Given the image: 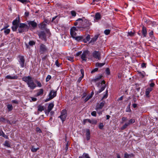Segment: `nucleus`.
Segmentation results:
<instances>
[{
	"label": "nucleus",
	"mask_w": 158,
	"mask_h": 158,
	"mask_svg": "<svg viewBox=\"0 0 158 158\" xmlns=\"http://www.w3.org/2000/svg\"><path fill=\"white\" fill-rule=\"evenodd\" d=\"M22 80L27 83L30 89L33 90L36 87V84L34 82L31 76L24 77L22 78Z\"/></svg>",
	"instance_id": "f257e3e1"
},
{
	"label": "nucleus",
	"mask_w": 158,
	"mask_h": 158,
	"mask_svg": "<svg viewBox=\"0 0 158 158\" xmlns=\"http://www.w3.org/2000/svg\"><path fill=\"white\" fill-rule=\"evenodd\" d=\"M29 28V27L27 24L20 23L19 25L18 31L19 33H22L27 31Z\"/></svg>",
	"instance_id": "f03ea898"
},
{
	"label": "nucleus",
	"mask_w": 158,
	"mask_h": 158,
	"mask_svg": "<svg viewBox=\"0 0 158 158\" xmlns=\"http://www.w3.org/2000/svg\"><path fill=\"white\" fill-rule=\"evenodd\" d=\"M56 91H54L53 90H51L48 95V98L45 99V102H47L55 97L56 95Z\"/></svg>",
	"instance_id": "7ed1b4c3"
},
{
	"label": "nucleus",
	"mask_w": 158,
	"mask_h": 158,
	"mask_svg": "<svg viewBox=\"0 0 158 158\" xmlns=\"http://www.w3.org/2000/svg\"><path fill=\"white\" fill-rule=\"evenodd\" d=\"M67 115V111L65 109L63 110L61 112L60 115L58 118L61 119L63 123L65 120Z\"/></svg>",
	"instance_id": "20e7f679"
},
{
	"label": "nucleus",
	"mask_w": 158,
	"mask_h": 158,
	"mask_svg": "<svg viewBox=\"0 0 158 158\" xmlns=\"http://www.w3.org/2000/svg\"><path fill=\"white\" fill-rule=\"evenodd\" d=\"M91 25L92 23L90 22L84 18L82 28L88 30L90 28V26Z\"/></svg>",
	"instance_id": "39448f33"
},
{
	"label": "nucleus",
	"mask_w": 158,
	"mask_h": 158,
	"mask_svg": "<svg viewBox=\"0 0 158 158\" xmlns=\"http://www.w3.org/2000/svg\"><path fill=\"white\" fill-rule=\"evenodd\" d=\"M84 18L83 17L81 19L79 18L74 23V25L75 26L78 25V26L77 27L82 28Z\"/></svg>",
	"instance_id": "423d86ee"
},
{
	"label": "nucleus",
	"mask_w": 158,
	"mask_h": 158,
	"mask_svg": "<svg viewBox=\"0 0 158 158\" xmlns=\"http://www.w3.org/2000/svg\"><path fill=\"white\" fill-rule=\"evenodd\" d=\"M77 31L78 30L77 28V27H73L71 28L70 30V34L72 38H74L76 36L77 33L76 31Z\"/></svg>",
	"instance_id": "0eeeda50"
},
{
	"label": "nucleus",
	"mask_w": 158,
	"mask_h": 158,
	"mask_svg": "<svg viewBox=\"0 0 158 158\" xmlns=\"http://www.w3.org/2000/svg\"><path fill=\"white\" fill-rule=\"evenodd\" d=\"M18 57L19 59V62L21 67L22 68H23L24 66L25 62V59L24 58V56L19 55V56Z\"/></svg>",
	"instance_id": "6e6552de"
},
{
	"label": "nucleus",
	"mask_w": 158,
	"mask_h": 158,
	"mask_svg": "<svg viewBox=\"0 0 158 158\" xmlns=\"http://www.w3.org/2000/svg\"><path fill=\"white\" fill-rule=\"evenodd\" d=\"M93 57L96 59L99 60L101 59V53L99 51H94L92 54Z\"/></svg>",
	"instance_id": "1a4fd4ad"
},
{
	"label": "nucleus",
	"mask_w": 158,
	"mask_h": 158,
	"mask_svg": "<svg viewBox=\"0 0 158 158\" xmlns=\"http://www.w3.org/2000/svg\"><path fill=\"white\" fill-rule=\"evenodd\" d=\"M47 48L46 46L43 44H41L40 46L39 52L41 53H43L47 51Z\"/></svg>",
	"instance_id": "9d476101"
},
{
	"label": "nucleus",
	"mask_w": 158,
	"mask_h": 158,
	"mask_svg": "<svg viewBox=\"0 0 158 158\" xmlns=\"http://www.w3.org/2000/svg\"><path fill=\"white\" fill-rule=\"evenodd\" d=\"M39 37L43 40H46V36L45 32L44 31H41L38 33Z\"/></svg>",
	"instance_id": "9b49d317"
},
{
	"label": "nucleus",
	"mask_w": 158,
	"mask_h": 158,
	"mask_svg": "<svg viewBox=\"0 0 158 158\" xmlns=\"http://www.w3.org/2000/svg\"><path fill=\"white\" fill-rule=\"evenodd\" d=\"M89 52L88 50L83 52L81 56V59L82 60L86 61L87 60V56L89 54Z\"/></svg>",
	"instance_id": "f8f14e48"
},
{
	"label": "nucleus",
	"mask_w": 158,
	"mask_h": 158,
	"mask_svg": "<svg viewBox=\"0 0 158 158\" xmlns=\"http://www.w3.org/2000/svg\"><path fill=\"white\" fill-rule=\"evenodd\" d=\"M28 24L29 27H32L34 28H35L37 25V23L34 21H28Z\"/></svg>",
	"instance_id": "ddd939ff"
},
{
	"label": "nucleus",
	"mask_w": 158,
	"mask_h": 158,
	"mask_svg": "<svg viewBox=\"0 0 158 158\" xmlns=\"http://www.w3.org/2000/svg\"><path fill=\"white\" fill-rule=\"evenodd\" d=\"M38 26L39 28L41 30H46L47 24L45 23H44V21H43L42 22L39 24Z\"/></svg>",
	"instance_id": "4468645a"
},
{
	"label": "nucleus",
	"mask_w": 158,
	"mask_h": 158,
	"mask_svg": "<svg viewBox=\"0 0 158 158\" xmlns=\"http://www.w3.org/2000/svg\"><path fill=\"white\" fill-rule=\"evenodd\" d=\"M94 20L98 21L100 20L101 19V16L100 13L97 12L95 13L94 16Z\"/></svg>",
	"instance_id": "2eb2a0df"
},
{
	"label": "nucleus",
	"mask_w": 158,
	"mask_h": 158,
	"mask_svg": "<svg viewBox=\"0 0 158 158\" xmlns=\"http://www.w3.org/2000/svg\"><path fill=\"white\" fill-rule=\"evenodd\" d=\"M85 135L86 140L87 141L89 140L90 138V132L89 129H86V130Z\"/></svg>",
	"instance_id": "dca6fc26"
},
{
	"label": "nucleus",
	"mask_w": 158,
	"mask_h": 158,
	"mask_svg": "<svg viewBox=\"0 0 158 158\" xmlns=\"http://www.w3.org/2000/svg\"><path fill=\"white\" fill-rule=\"evenodd\" d=\"M102 77V76L100 75L96 76L95 78L92 79L91 80V82H96L99 81L101 78Z\"/></svg>",
	"instance_id": "f3484780"
},
{
	"label": "nucleus",
	"mask_w": 158,
	"mask_h": 158,
	"mask_svg": "<svg viewBox=\"0 0 158 158\" xmlns=\"http://www.w3.org/2000/svg\"><path fill=\"white\" fill-rule=\"evenodd\" d=\"M54 105L52 102L51 103L49 104L47 109L48 114L49 112L52 110L54 107Z\"/></svg>",
	"instance_id": "a211bd4d"
},
{
	"label": "nucleus",
	"mask_w": 158,
	"mask_h": 158,
	"mask_svg": "<svg viewBox=\"0 0 158 158\" xmlns=\"http://www.w3.org/2000/svg\"><path fill=\"white\" fill-rule=\"evenodd\" d=\"M99 37L98 35H97L91 39V40L89 42V43L91 44L92 45L94 44L95 42Z\"/></svg>",
	"instance_id": "6ab92c4d"
},
{
	"label": "nucleus",
	"mask_w": 158,
	"mask_h": 158,
	"mask_svg": "<svg viewBox=\"0 0 158 158\" xmlns=\"http://www.w3.org/2000/svg\"><path fill=\"white\" fill-rule=\"evenodd\" d=\"M142 32L144 37H146L147 34V30L146 28L143 26L142 29Z\"/></svg>",
	"instance_id": "aec40b11"
},
{
	"label": "nucleus",
	"mask_w": 158,
	"mask_h": 158,
	"mask_svg": "<svg viewBox=\"0 0 158 158\" xmlns=\"http://www.w3.org/2000/svg\"><path fill=\"white\" fill-rule=\"evenodd\" d=\"M18 77L16 75H15L13 76H11L10 75H8L6 76L5 78L10 79H17Z\"/></svg>",
	"instance_id": "412c9836"
},
{
	"label": "nucleus",
	"mask_w": 158,
	"mask_h": 158,
	"mask_svg": "<svg viewBox=\"0 0 158 158\" xmlns=\"http://www.w3.org/2000/svg\"><path fill=\"white\" fill-rule=\"evenodd\" d=\"M19 22V18L17 17L12 22V24L13 25H18V23Z\"/></svg>",
	"instance_id": "4be33fe9"
},
{
	"label": "nucleus",
	"mask_w": 158,
	"mask_h": 158,
	"mask_svg": "<svg viewBox=\"0 0 158 158\" xmlns=\"http://www.w3.org/2000/svg\"><path fill=\"white\" fill-rule=\"evenodd\" d=\"M38 92L36 94L37 96H42L44 94V90L43 89H40L37 90Z\"/></svg>",
	"instance_id": "5701e85b"
},
{
	"label": "nucleus",
	"mask_w": 158,
	"mask_h": 158,
	"mask_svg": "<svg viewBox=\"0 0 158 158\" xmlns=\"http://www.w3.org/2000/svg\"><path fill=\"white\" fill-rule=\"evenodd\" d=\"M153 90V89L151 88H147L145 91V94L147 97H149V94Z\"/></svg>",
	"instance_id": "b1692460"
},
{
	"label": "nucleus",
	"mask_w": 158,
	"mask_h": 158,
	"mask_svg": "<svg viewBox=\"0 0 158 158\" xmlns=\"http://www.w3.org/2000/svg\"><path fill=\"white\" fill-rule=\"evenodd\" d=\"M105 103V101H103L102 102H101L97 106V108L99 109H102L104 106Z\"/></svg>",
	"instance_id": "393cba45"
},
{
	"label": "nucleus",
	"mask_w": 158,
	"mask_h": 158,
	"mask_svg": "<svg viewBox=\"0 0 158 158\" xmlns=\"http://www.w3.org/2000/svg\"><path fill=\"white\" fill-rule=\"evenodd\" d=\"M134 156V155L133 153L129 154L127 152H126L124 154V157L125 158H130Z\"/></svg>",
	"instance_id": "a878e982"
},
{
	"label": "nucleus",
	"mask_w": 158,
	"mask_h": 158,
	"mask_svg": "<svg viewBox=\"0 0 158 158\" xmlns=\"http://www.w3.org/2000/svg\"><path fill=\"white\" fill-rule=\"evenodd\" d=\"M90 38V35H88L85 39H83V41L84 43H86L89 40Z\"/></svg>",
	"instance_id": "bb28decb"
},
{
	"label": "nucleus",
	"mask_w": 158,
	"mask_h": 158,
	"mask_svg": "<svg viewBox=\"0 0 158 158\" xmlns=\"http://www.w3.org/2000/svg\"><path fill=\"white\" fill-rule=\"evenodd\" d=\"M73 38L78 41L83 40V37L82 36H76Z\"/></svg>",
	"instance_id": "cd10ccee"
},
{
	"label": "nucleus",
	"mask_w": 158,
	"mask_h": 158,
	"mask_svg": "<svg viewBox=\"0 0 158 158\" xmlns=\"http://www.w3.org/2000/svg\"><path fill=\"white\" fill-rule=\"evenodd\" d=\"M138 73L139 75V76L142 78L144 77L145 75V73L144 71L138 72Z\"/></svg>",
	"instance_id": "c85d7f7f"
},
{
	"label": "nucleus",
	"mask_w": 158,
	"mask_h": 158,
	"mask_svg": "<svg viewBox=\"0 0 158 158\" xmlns=\"http://www.w3.org/2000/svg\"><path fill=\"white\" fill-rule=\"evenodd\" d=\"M44 110V108L43 106L39 105L38 106V110L40 112Z\"/></svg>",
	"instance_id": "c756f323"
},
{
	"label": "nucleus",
	"mask_w": 158,
	"mask_h": 158,
	"mask_svg": "<svg viewBox=\"0 0 158 158\" xmlns=\"http://www.w3.org/2000/svg\"><path fill=\"white\" fill-rule=\"evenodd\" d=\"M7 107L9 111H11L13 110V107L11 104H8Z\"/></svg>",
	"instance_id": "7c9ffc66"
},
{
	"label": "nucleus",
	"mask_w": 158,
	"mask_h": 158,
	"mask_svg": "<svg viewBox=\"0 0 158 158\" xmlns=\"http://www.w3.org/2000/svg\"><path fill=\"white\" fill-rule=\"evenodd\" d=\"M4 145L5 146H6L8 148L10 147V144L9 143V142L8 141H6L4 143Z\"/></svg>",
	"instance_id": "2f4dec72"
},
{
	"label": "nucleus",
	"mask_w": 158,
	"mask_h": 158,
	"mask_svg": "<svg viewBox=\"0 0 158 158\" xmlns=\"http://www.w3.org/2000/svg\"><path fill=\"white\" fill-rule=\"evenodd\" d=\"M39 148H35L34 146H33L31 148V151L32 152H35L39 149Z\"/></svg>",
	"instance_id": "473e14b6"
},
{
	"label": "nucleus",
	"mask_w": 158,
	"mask_h": 158,
	"mask_svg": "<svg viewBox=\"0 0 158 158\" xmlns=\"http://www.w3.org/2000/svg\"><path fill=\"white\" fill-rule=\"evenodd\" d=\"M105 64V63H97L96 64V67H101L103 66Z\"/></svg>",
	"instance_id": "72a5a7b5"
},
{
	"label": "nucleus",
	"mask_w": 158,
	"mask_h": 158,
	"mask_svg": "<svg viewBox=\"0 0 158 158\" xmlns=\"http://www.w3.org/2000/svg\"><path fill=\"white\" fill-rule=\"evenodd\" d=\"M4 34L6 35L10 33V29H4Z\"/></svg>",
	"instance_id": "f704fd0d"
},
{
	"label": "nucleus",
	"mask_w": 158,
	"mask_h": 158,
	"mask_svg": "<svg viewBox=\"0 0 158 158\" xmlns=\"http://www.w3.org/2000/svg\"><path fill=\"white\" fill-rule=\"evenodd\" d=\"M17 0L23 3H25V4L27 3L30 2V1L28 0Z\"/></svg>",
	"instance_id": "c9c22d12"
},
{
	"label": "nucleus",
	"mask_w": 158,
	"mask_h": 158,
	"mask_svg": "<svg viewBox=\"0 0 158 158\" xmlns=\"http://www.w3.org/2000/svg\"><path fill=\"white\" fill-rule=\"evenodd\" d=\"M129 125V123L128 122L126 123L123 126L121 127L122 130H124Z\"/></svg>",
	"instance_id": "e433bc0d"
},
{
	"label": "nucleus",
	"mask_w": 158,
	"mask_h": 158,
	"mask_svg": "<svg viewBox=\"0 0 158 158\" xmlns=\"http://www.w3.org/2000/svg\"><path fill=\"white\" fill-rule=\"evenodd\" d=\"M18 27L19 26L18 25H13L12 27L11 28L13 31H16L18 28Z\"/></svg>",
	"instance_id": "4c0bfd02"
},
{
	"label": "nucleus",
	"mask_w": 158,
	"mask_h": 158,
	"mask_svg": "<svg viewBox=\"0 0 158 158\" xmlns=\"http://www.w3.org/2000/svg\"><path fill=\"white\" fill-rule=\"evenodd\" d=\"M92 98V95H88L85 99L84 101L85 102H87L89 100Z\"/></svg>",
	"instance_id": "58836bf2"
},
{
	"label": "nucleus",
	"mask_w": 158,
	"mask_h": 158,
	"mask_svg": "<svg viewBox=\"0 0 158 158\" xmlns=\"http://www.w3.org/2000/svg\"><path fill=\"white\" fill-rule=\"evenodd\" d=\"M106 88V86L105 85H104L103 86H102L98 90V93H100L102 91H103V90H104L105 88Z\"/></svg>",
	"instance_id": "ea45409f"
},
{
	"label": "nucleus",
	"mask_w": 158,
	"mask_h": 158,
	"mask_svg": "<svg viewBox=\"0 0 158 158\" xmlns=\"http://www.w3.org/2000/svg\"><path fill=\"white\" fill-rule=\"evenodd\" d=\"M90 121L91 120L89 119H85L83 120V124L84 125L87 122H89V123H90Z\"/></svg>",
	"instance_id": "a19ab883"
},
{
	"label": "nucleus",
	"mask_w": 158,
	"mask_h": 158,
	"mask_svg": "<svg viewBox=\"0 0 158 158\" xmlns=\"http://www.w3.org/2000/svg\"><path fill=\"white\" fill-rule=\"evenodd\" d=\"M66 59L71 62L73 61V58L71 56H67L66 58Z\"/></svg>",
	"instance_id": "79ce46f5"
},
{
	"label": "nucleus",
	"mask_w": 158,
	"mask_h": 158,
	"mask_svg": "<svg viewBox=\"0 0 158 158\" xmlns=\"http://www.w3.org/2000/svg\"><path fill=\"white\" fill-rule=\"evenodd\" d=\"M106 94H105L103 96V98H102V99L101 100H102L103 99H104V98H106L107 97V96H108V90H107L106 92Z\"/></svg>",
	"instance_id": "37998d69"
},
{
	"label": "nucleus",
	"mask_w": 158,
	"mask_h": 158,
	"mask_svg": "<svg viewBox=\"0 0 158 158\" xmlns=\"http://www.w3.org/2000/svg\"><path fill=\"white\" fill-rule=\"evenodd\" d=\"M110 30L106 29L104 31V33L105 35H107L110 34Z\"/></svg>",
	"instance_id": "c03bdc74"
},
{
	"label": "nucleus",
	"mask_w": 158,
	"mask_h": 158,
	"mask_svg": "<svg viewBox=\"0 0 158 158\" xmlns=\"http://www.w3.org/2000/svg\"><path fill=\"white\" fill-rule=\"evenodd\" d=\"M28 44L29 45L31 46H33L35 44V42L33 41H30Z\"/></svg>",
	"instance_id": "a18cd8bd"
},
{
	"label": "nucleus",
	"mask_w": 158,
	"mask_h": 158,
	"mask_svg": "<svg viewBox=\"0 0 158 158\" xmlns=\"http://www.w3.org/2000/svg\"><path fill=\"white\" fill-rule=\"evenodd\" d=\"M90 123L93 124H96L97 123V121L95 119L91 120Z\"/></svg>",
	"instance_id": "49530a36"
},
{
	"label": "nucleus",
	"mask_w": 158,
	"mask_h": 158,
	"mask_svg": "<svg viewBox=\"0 0 158 158\" xmlns=\"http://www.w3.org/2000/svg\"><path fill=\"white\" fill-rule=\"evenodd\" d=\"M106 73L107 75H109L110 74V70L109 68H107L106 70Z\"/></svg>",
	"instance_id": "de8ad7c7"
},
{
	"label": "nucleus",
	"mask_w": 158,
	"mask_h": 158,
	"mask_svg": "<svg viewBox=\"0 0 158 158\" xmlns=\"http://www.w3.org/2000/svg\"><path fill=\"white\" fill-rule=\"evenodd\" d=\"M51 78V76L50 75H48L46 79V81L48 82Z\"/></svg>",
	"instance_id": "09e8293b"
},
{
	"label": "nucleus",
	"mask_w": 158,
	"mask_h": 158,
	"mask_svg": "<svg viewBox=\"0 0 158 158\" xmlns=\"http://www.w3.org/2000/svg\"><path fill=\"white\" fill-rule=\"evenodd\" d=\"M135 122V119H131L129 121V122L128 123H129V125H130L131 124H132V123H134Z\"/></svg>",
	"instance_id": "8fccbe9b"
},
{
	"label": "nucleus",
	"mask_w": 158,
	"mask_h": 158,
	"mask_svg": "<svg viewBox=\"0 0 158 158\" xmlns=\"http://www.w3.org/2000/svg\"><path fill=\"white\" fill-rule=\"evenodd\" d=\"M83 156L84 157V158H90L88 154L84 153L83 154Z\"/></svg>",
	"instance_id": "3c124183"
},
{
	"label": "nucleus",
	"mask_w": 158,
	"mask_h": 158,
	"mask_svg": "<svg viewBox=\"0 0 158 158\" xmlns=\"http://www.w3.org/2000/svg\"><path fill=\"white\" fill-rule=\"evenodd\" d=\"M55 64L58 67H60V64L59 63L58 60H56L55 61Z\"/></svg>",
	"instance_id": "603ef678"
},
{
	"label": "nucleus",
	"mask_w": 158,
	"mask_h": 158,
	"mask_svg": "<svg viewBox=\"0 0 158 158\" xmlns=\"http://www.w3.org/2000/svg\"><path fill=\"white\" fill-rule=\"evenodd\" d=\"M104 127V125L103 123H100L99 125V128L100 129H103Z\"/></svg>",
	"instance_id": "864d4df0"
},
{
	"label": "nucleus",
	"mask_w": 158,
	"mask_h": 158,
	"mask_svg": "<svg viewBox=\"0 0 158 158\" xmlns=\"http://www.w3.org/2000/svg\"><path fill=\"white\" fill-rule=\"evenodd\" d=\"M134 32H133L132 31H131L130 32H128V35L130 36H133L134 35Z\"/></svg>",
	"instance_id": "5fc2aeb1"
},
{
	"label": "nucleus",
	"mask_w": 158,
	"mask_h": 158,
	"mask_svg": "<svg viewBox=\"0 0 158 158\" xmlns=\"http://www.w3.org/2000/svg\"><path fill=\"white\" fill-rule=\"evenodd\" d=\"M37 86L39 87H41L42 86V85L40 81H36V82Z\"/></svg>",
	"instance_id": "6e6d98bb"
},
{
	"label": "nucleus",
	"mask_w": 158,
	"mask_h": 158,
	"mask_svg": "<svg viewBox=\"0 0 158 158\" xmlns=\"http://www.w3.org/2000/svg\"><path fill=\"white\" fill-rule=\"evenodd\" d=\"M9 27V25H7V24L6 25H5V26H4L3 28H2V29H1V31H2L3 30H4V29H7V28L8 27Z\"/></svg>",
	"instance_id": "4d7b16f0"
},
{
	"label": "nucleus",
	"mask_w": 158,
	"mask_h": 158,
	"mask_svg": "<svg viewBox=\"0 0 158 158\" xmlns=\"http://www.w3.org/2000/svg\"><path fill=\"white\" fill-rule=\"evenodd\" d=\"M98 70V69L97 68H96L92 70L91 71V73L92 74L93 73H94L96 72H97Z\"/></svg>",
	"instance_id": "13d9d810"
},
{
	"label": "nucleus",
	"mask_w": 158,
	"mask_h": 158,
	"mask_svg": "<svg viewBox=\"0 0 158 158\" xmlns=\"http://www.w3.org/2000/svg\"><path fill=\"white\" fill-rule=\"evenodd\" d=\"M36 131L38 133H41L42 132V131L41 129L38 127H37L36 128Z\"/></svg>",
	"instance_id": "bf43d9fd"
},
{
	"label": "nucleus",
	"mask_w": 158,
	"mask_h": 158,
	"mask_svg": "<svg viewBox=\"0 0 158 158\" xmlns=\"http://www.w3.org/2000/svg\"><path fill=\"white\" fill-rule=\"evenodd\" d=\"M71 15L73 16H75L76 15V13L75 11L73 10L71 11Z\"/></svg>",
	"instance_id": "052dcab7"
},
{
	"label": "nucleus",
	"mask_w": 158,
	"mask_h": 158,
	"mask_svg": "<svg viewBox=\"0 0 158 158\" xmlns=\"http://www.w3.org/2000/svg\"><path fill=\"white\" fill-rule=\"evenodd\" d=\"M91 114L92 116L95 117L96 116V112L95 111H93L91 112Z\"/></svg>",
	"instance_id": "680f3d73"
},
{
	"label": "nucleus",
	"mask_w": 158,
	"mask_h": 158,
	"mask_svg": "<svg viewBox=\"0 0 158 158\" xmlns=\"http://www.w3.org/2000/svg\"><path fill=\"white\" fill-rule=\"evenodd\" d=\"M68 146H69V141H68L67 142L66 144V146H65V149L66 151H67L68 149Z\"/></svg>",
	"instance_id": "e2e57ef3"
},
{
	"label": "nucleus",
	"mask_w": 158,
	"mask_h": 158,
	"mask_svg": "<svg viewBox=\"0 0 158 158\" xmlns=\"http://www.w3.org/2000/svg\"><path fill=\"white\" fill-rule=\"evenodd\" d=\"M2 137H4L5 138L7 139L8 138V136L7 135H6L3 132V133H2Z\"/></svg>",
	"instance_id": "0e129e2a"
},
{
	"label": "nucleus",
	"mask_w": 158,
	"mask_h": 158,
	"mask_svg": "<svg viewBox=\"0 0 158 158\" xmlns=\"http://www.w3.org/2000/svg\"><path fill=\"white\" fill-rule=\"evenodd\" d=\"M5 118L3 117H1L0 118V121L1 122H4L5 121Z\"/></svg>",
	"instance_id": "69168bd1"
},
{
	"label": "nucleus",
	"mask_w": 158,
	"mask_h": 158,
	"mask_svg": "<svg viewBox=\"0 0 158 158\" xmlns=\"http://www.w3.org/2000/svg\"><path fill=\"white\" fill-rule=\"evenodd\" d=\"M83 77H82V76L80 77L77 80V82L79 83L80 82Z\"/></svg>",
	"instance_id": "338daca9"
},
{
	"label": "nucleus",
	"mask_w": 158,
	"mask_h": 158,
	"mask_svg": "<svg viewBox=\"0 0 158 158\" xmlns=\"http://www.w3.org/2000/svg\"><path fill=\"white\" fill-rule=\"evenodd\" d=\"M141 67L143 68H145L146 67V64L143 63L141 64Z\"/></svg>",
	"instance_id": "774afa93"
}]
</instances>
